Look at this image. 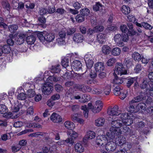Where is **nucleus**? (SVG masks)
<instances>
[{"label": "nucleus", "mask_w": 153, "mask_h": 153, "mask_svg": "<svg viewBox=\"0 0 153 153\" xmlns=\"http://www.w3.org/2000/svg\"><path fill=\"white\" fill-rule=\"evenodd\" d=\"M71 136V138H68L64 141L65 142L69 143L70 145H72L74 143V139L76 138L78 136L77 133L75 131L72 130L69 134Z\"/></svg>", "instance_id": "obj_7"}, {"label": "nucleus", "mask_w": 153, "mask_h": 153, "mask_svg": "<svg viewBox=\"0 0 153 153\" xmlns=\"http://www.w3.org/2000/svg\"><path fill=\"white\" fill-rule=\"evenodd\" d=\"M135 24L137 26L136 27L137 30V32L140 34V35L143 34L144 33V31L143 30V28L141 23H139L136 22H135Z\"/></svg>", "instance_id": "obj_26"}, {"label": "nucleus", "mask_w": 153, "mask_h": 153, "mask_svg": "<svg viewBox=\"0 0 153 153\" xmlns=\"http://www.w3.org/2000/svg\"><path fill=\"white\" fill-rule=\"evenodd\" d=\"M141 24L143 28H145L146 29L150 30L152 28V26L147 23L143 22H141Z\"/></svg>", "instance_id": "obj_51"}, {"label": "nucleus", "mask_w": 153, "mask_h": 153, "mask_svg": "<svg viewBox=\"0 0 153 153\" xmlns=\"http://www.w3.org/2000/svg\"><path fill=\"white\" fill-rule=\"evenodd\" d=\"M96 32L95 30H94V27L93 29L91 28H89L87 31V33L89 35V37H92V39L91 41V42H93L94 41V35L93 34Z\"/></svg>", "instance_id": "obj_38"}, {"label": "nucleus", "mask_w": 153, "mask_h": 153, "mask_svg": "<svg viewBox=\"0 0 153 153\" xmlns=\"http://www.w3.org/2000/svg\"><path fill=\"white\" fill-rule=\"evenodd\" d=\"M116 61V59L114 58L109 59L106 63L107 66H113Z\"/></svg>", "instance_id": "obj_44"}, {"label": "nucleus", "mask_w": 153, "mask_h": 153, "mask_svg": "<svg viewBox=\"0 0 153 153\" xmlns=\"http://www.w3.org/2000/svg\"><path fill=\"white\" fill-rule=\"evenodd\" d=\"M121 52V50L119 48H114L111 51L112 54L114 56L119 55Z\"/></svg>", "instance_id": "obj_42"}, {"label": "nucleus", "mask_w": 153, "mask_h": 153, "mask_svg": "<svg viewBox=\"0 0 153 153\" xmlns=\"http://www.w3.org/2000/svg\"><path fill=\"white\" fill-rule=\"evenodd\" d=\"M135 102H131V101L129 102L130 106L127 108L128 111L131 113H136L137 112L136 110V107H135L134 105H133Z\"/></svg>", "instance_id": "obj_33"}, {"label": "nucleus", "mask_w": 153, "mask_h": 153, "mask_svg": "<svg viewBox=\"0 0 153 153\" xmlns=\"http://www.w3.org/2000/svg\"><path fill=\"white\" fill-rule=\"evenodd\" d=\"M39 39L42 42L45 41L48 42H51L55 39L54 35L52 33H48L46 32L37 33Z\"/></svg>", "instance_id": "obj_2"}, {"label": "nucleus", "mask_w": 153, "mask_h": 153, "mask_svg": "<svg viewBox=\"0 0 153 153\" xmlns=\"http://www.w3.org/2000/svg\"><path fill=\"white\" fill-rule=\"evenodd\" d=\"M122 124L125 125V126H130L133 123V118H131V116L128 115L127 117L123 120Z\"/></svg>", "instance_id": "obj_20"}, {"label": "nucleus", "mask_w": 153, "mask_h": 153, "mask_svg": "<svg viewBox=\"0 0 153 153\" xmlns=\"http://www.w3.org/2000/svg\"><path fill=\"white\" fill-rule=\"evenodd\" d=\"M48 79L51 81L55 82L60 81L61 80V78L60 77H57L54 75L50 76Z\"/></svg>", "instance_id": "obj_46"}, {"label": "nucleus", "mask_w": 153, "mask_h": 153, "mask_svg": "<svg viewBox=\"0 0 153 153\" xmlns=\"http://www.w3.org/2000/svg\"><path fill=\"white\" fill-rule=\"evenodd\" d=\"M118 107L115 105L112 108L108 109L107 110V113L110 115H117L120 114V112L118 111Z\"/></svg>", "instance_id": "obj_12"}, {"label": "nucleus", "mask_w": 153, "mask_h": 153, "mask_svg": "<svg viewBox=\"0 0 153 153\" xmlns=\"http://www.w3.org/2000/svg\"><path fill=\"white\" fill-rule=\"evenodd\" d=\"M18 28V27L16 25H10L8 26L9 30L11 33H14Z\"/></svg>", "instance_id": "obj_35"}, {"label": "nucleus", "mask_w": 153, "mask_h": 153, "mask_svg": "<svg viewBox=\"0 0 153 153\" xmlns=\"http://www.w3.org/2000/svg\"><path fill=\"white\" fill-rule=\"evenodd\" d=\"M111 48L107 45H104L102 48V51L105 54H108L111 51Z\"/></svg>", "instance_id": "obj_34"}, {"label": "nucleus", "mask_w": 153, "mask_h": 153, "mask_svg": "<svg viewBox=\"0 0 153 153\" xmlns=\"http://www.w3.org/2000/svg\"><path fill=\"white\" fill-rule=\"evenodd\" d=\"M122 37L120 34H116L114 37V39L115 42L120 45V46H123V43L122 40Z\"/></svg>", "instance_id": "obj_27"}, {"label": "nucleus", "mask_w": 153, "mask_h": 153, "mask_svg": "<svg viewBox=\"0 0 153 153\" xmlns=\"http://www.w3.org/2000/svg\"><path fill=\"white\" fill-rule=\"evenodd\" d=\"M102 109L101 107L93 106L92 108V111L94 113L99 112Z\"/></svg>", "instance_id": "obj_63"}, {"label": "nucleus", "mask_w": 153, "mask_h": 153, "mask_svg": "<svg viewBox=\"0 0 153 153\" xmlns=\"http://www.w3.org/2000/svg\"><path fill=\"white\" fill-rule=\"evenodd\" d=\"M126 33H122L121 34L122 37V42H126L128 40V36L127 34Z\"/></svg>", "instance_id": "obj_64"}, {"label": "nucleus", "mask_w": 153, "mask_h": 153, "mask_svg": "<svg viewBox=\"0 0 153 153\" xmlns=\"http://www.w3.org/2000/svg\"><path fill=\"white\" fill-rule=\"evenodd\" d=\"M80 13L82 16H87L90 14V10L88 9L85 8L81 9L80 11Z\"/></svg>", "instance_id": "obj_37"}, {"label": "nucleus", "mask_w": 153, "mask_h": 153, "mask_svg": "<svg viewBox=\"0 0 153 153\" xmlns=\"http://www.w3.org/2000/svg\"><path fill=\"white\" fill-rule=\"evenodd\" d=\"M72 73L71 71L66 72L62 76L63 78L65 80H67L71 78V76Z\"/></svg>", "instance_id": "obj_55"}, {"label": "nucleus", "mask_w": 153, "mask_h": 153, "mask_svg": "<svg viewBox=\"0 0 153 153\" xmlns=\"http://www.w3.org/2000/svg\"><path fill=\"white\" fill-rule=\"evenodd\" d=\"M75 151L81 153L84 151V148L82 145L80 143H77L75 146Z\"/></svg>", "instance_id": "obj_29"}, {"label": "nucleus", "mask_w": 153, "mask_h": 153, "mask_svg": "<svg viewBox=\"0 0 153 153\" xmlns=\"http://www.w3.org/2000/svg\"><path fill=\"white\" fill-rule=\"evenodd\" d=\"M140 84L137 81V80L133 84L132 88V91L135 92H137L140 89Z\"/></svg>", "instance_id": "obj_41"}, {"label": "nucleus", "mask_w": 153, "mask_h": 153, "mask_svg": "<svg viewBox=\"0 0 153 153\" xmlns=\"http://www.w3.org/2000/svg\"><path fill=\"white\" fill-rule=\"evenodd\" d=\"M51 72L54 74H59L61 70L60 65L57 64L54 66H52L51 68Z\"/></svg>", "instance_id": "obj_21"}, {"label": "nucleus", "mask_w": 153, "mask_h": 153, "mask_svg": "<svg viewBox=\"0 0 153 153\" xmlns=\"http://www.w3.org/2000/svg\"><path fill=\"white\" fill-rule=\"evenodd\" d=\"M137 80L136 77L128 78L126 79V86L128 88H130L131 86Z\"/></svg>", "instance_id": "obj_15"}, {"label": "nucleus", "mask_w": 153, "mask_h": 153, "mask_svg": "<svg viewBox=\"0 0 153 153\" xmlns=\"http://www.w3.org/2000/svg\"><path fill=\"white\" fill-rule=\"evenodd\" d=\"M75 88L77 90L82 91L84 93L85 92V86L84 85H77L75 86Z\"/></svg>", "instance_id": "obj_49"}, {"label": "nucleus", "mask_w": 153, "mask_h": 153, "mask_svg": "<svg viewBox=\"0 0 153 153\" xmlns=\"http://www.w3.org/2000/svg\"><path fill=\"white\" fill-rule=\"evenodd\" d=\"M36 40L35 36L31 35L26 37V40L28 44L32 45L34 43Z\"/></svg>", "instance_id": "obj_25"}, {"label": "nucleus", "mask_w": 153, "mask_h": 153, "mask_svg": "<svg viewBox=\"0 0 153 153\" xmlns=\"http://www.w3.org/2000/svg\"><path fill=\"white\" fill-rule=\"evenodd\" d=\"M105 122V120L104 118H100L95 120V124L98 126H102L104 125Z\"/></svg>", "instance_id": "obj_36"}, {"label": "nucleus", "mask_w": 153, "mask_h": 153, "mask_svg": "<svg viewBox=\"0 0 153 153\" xmlns=\"http://www.w3.org/2000/svg\"><path fill=\"white\" fill-rule=\"evenodd\" d=\"M7 107L4 104L0 105V113L1 114L8 112Z\"/></svg>", "instance_id": "obj_45"}, {"label": "nucleus", "mask_w": 153, "mask_h": 153, "mask_svg": "<svg viewBox=\"0 0 153 153\" xmlns=\"http://www.w3.org/2000/svg\"><path fill=\"white\" fill-rule=\"evenodd\" d=\"M26 37V35L25 34L21 33L19 34L18 37L15 40V43L17 45H21L22 44Z\"/></svg>", "instance_id": "obj_9"}, {"label": "nucleus", "mask_w": 153, "mask_h": 153, "mask_svg": "<svg viewBox=\"0 0 153 153\" xmlns=\"http://www.w3.org/2000/svg\"><path fill=\"white\" fill-rule=\"evenodd\" d=\"M51 120L54 123H59L62 121V118L58 114L53 113L50 117Z\"/></svg>", "instance_id": "obj_8"}, {"label": "nucleus", "mask_w": 153, "mask_h": 153, "mask_svg": "<svg viewBox=\"0 0 153 153\" xmlns=\"http://www.w3.org/2000/svg\"><path fill=\"white\" fill-rule=\"evenodd\" d=\"M80 115L78 114H72L71 115V118L74 122H76L79 118L80 117Z\"/></svg>", "instance_id": "obj_50"}, {"label": "nucleus", "mask_w": 153, "mask_h": 153, "mask_svg": "<svg viewBox=\"0 0 153 153\" xmlns=\"http://www.w3.org/2000/svg\"><path fill=\"white\" fill-rule=\"evenodd\" d=\"M114 93L115 95L118 96L120 94V88L119 85L116 86L114 90Z\"/></svg>", "instance_id": "obj_58"}, {"label": "nucleus", "mask_w": 153, "mask_h": 153, "mask_svg": "<svg viewBox=\"0 0 153 153\" xmlns=\"http://www.w3.org/2000/svg\"><path fill=\"white\" fill-rule=\"evenodd\" d=\"M62 65L64 68H66L69 65V60L68 58H64L61 61Z\"/></svg>", "instance_id": "obj_43"}, {"label": "nucleus", "mask_w": 153, "mask_h": 153, "mask_svg": "<svg viewBox=\"0 0 153 153\" xmlns=\"http://www.w3.org/2000/svg\"><path fill=\"white\" fill-rule=\"evenodd\" d=\"M108 140L106 135H99L97 137L96 142L100 146L104 147L106 150L108 152H113L116 148V143L110 140L108 142Z\"/></svg>", "instance_id": "obj_1"}, {"label": "nucleus", "mask_w": 153, "mask_h": 153, "mask_svg": "<svg viewBox=\"0 0 153 153\" xmlns=\"http://www.w3.org/2000/svg\"><path fill=\"white\" fill-rule=\"evenodd\" d=\"M94 68L96 72H101L104 69L103 63L102 62H97L95 64Z\"/></svg>", "instance_id": "obj_18"}, {"label": "nucleus", "mask_w": 153, "mask_h": 153, "mask_svg": "<svg viewBox=\"0 0 153 153\" xmlns=\"http://www.w3.org/2000/svg\"><path fill=\"white\" fill-rule=\"evenodd\" d=\"M3 116L6 118L9 119L10 118L14 119L17 118L18 116V114H16L15 115L11 112H5L3 114Z\"/></svg>", "instance_id": "obj_22"}, {"label": "nucleus", "mask_w": 153, "mask_h": 153, "mask_svg": "<svg viewBox=\"0 0 153 153\" xmlns=\"http://www.w3.org/2000/svg\"><path fill=\"white\" fill-rule=\"evenodd\" d=\"M111 85H108L104 90V92L106 95H108L111 91Z\"/></svg>", "instance_id": "obj_61"}, {"label": "nucleus", "mask_w": 153, "mask_h": 153, "mask_svg": "<svg viewBox=\"0 0 153 153\" xmlns=\"http://www.w3.org/2000/svg\"><path fill=\"white\" fill-rule=\"evenodd\" d=\"M27 97L26 94L22 93L19 94L18 96V99L19 100H24Z\"/></svg>", "instance_id": "obj_57"}, {"label": "nucleus", "mask_w": 153, "mask_h": 153, "mask_svg": "<svg viewBox=\"0 0 153 153\" xmlns=\"http://www.w3.org/2000/svg\"><path fill=\"white\" fill-rule=\"evenodd\" d=\"M104 29V27L102 25H98L94 27V30L96 32H100L103 31Z\"/></svg>", "instance_id": "obj_52"}, {"label": "nucleus", "mask_w": 153, "mask_h": 153, "mask_svg": "<svg viewBox=\"0 0 153 153\" xmlns=\"http://www.w3.org/2000/svg\"><path fill=\"white\" fill-rule=\"evenodd\" d=\"M118 137V140L115 141L116 145L121 146L126 143V139L124 137L121 136Z\"/></svg>", "instance_id": "obj_23"}, {"label": "nucleus", "mask_w": 153, "mask_h": 153, "mask_svg": "<svg viewBox=\"0 0 153 153\" xmlns=\"http://www.w3.org/2000/svg\"><path fill=\"white\" fill-rule=\"evenodd\" d=\"M122 125V122L120 120L112 121L111 123L112 128H118L120 127Z\"/></svg>", "instance_id": "obj_16"}, {"label": "nucleus", "mask_w": 153, "mask_h": 153, "mask_svg": "<svg viewBox=\"0 0 153 153\" xmlns=\"http://www.w3.org/2000/svg\"><path fill=\"white\" fill-rule=\"evenodd\" d=\"M146 96L142 91H140L137 96L135 97L131 101V102L137 103L143 101L146 99Z\"/></svg>", "instance_id": "obj_6"}, {"label": "nucleus", "mask_w": 153, "mask_h": 153, "mask_svg": "<svg viewBox=\"0 0 153 153\" xmlns=\"http://www.w3.org/2000/svg\"><path fill=\"white\" fill-rule=\"evenodd\" d=\"M114 73L120 76L127 74V71L121 63L117 62L116 63Z\"/></svg>", "instance_id": "obj_3"}, {"label": "nucleus", "mask_w": 153, "mask_h": 153, "mask_svg": "<svg viewBox=\"0 0 153 153\" xmlns=\"http://www.w3.org/2000/svg\"><path fill=\"white\" fill-rule=\"evenodd\" d=\"M102 6V5L99 2H97L96 3V4L93 6V9L95 11H97L99 10L100 7Z\"/></svg>", "instance_id": "obj_56"}, {"label": "nucleus", "mask_w": 153, "mask_h": 153, "mask_svg": "<svg viewBox=\"0 0 153 153\" xmlns=\"http://www.w3.org/2000/svg\"><path fill=\"white\" fill-rule=\"evenodd\" d=\"M90 99V96L86 94L81 95L80 100L79 101L82 103H84L89 101Z\"/></svg>", "instance_id": "obj_30"}, {"label": "nucleus", "mask_w": 153, "mask_h": 153, "mask_svg": "<svg viewBox=\"0 0 153 153\" xmlns=\"http://www.w3.org/2000/svg\"><path fill=\"white\" fill-rule=\"evenodd\" d=\"M83 39L84 36L79 33L74 34L73 37V41L77 43L81 42Z\"/></svg>", "instance_id": "obj_11"}, {"label": "nucleus", "mask_w": 153, "mask_h": 153, "mask_svg": "<svg viewBox=\"0 0 153 153\" xmlns=\"http://www.w3.org/2000/svg\"><path fill=\"white\" fill-rule=\"evenodd\" d=\"M15 37V35L13 34H10L8 36V38L6 41V42L8 45L9 46H13L14 44L15 41L14 39Z\"/></svg>", "instance_id": "obj_17"}, {"label": "nucleus", "mask_w": 153, "mask_h": 153, "mask_svg": "<svg viewBox=\"0 0 153 153\" xmlns=\"http://www.w3.org/2000/svg\"><path fill=\"white\" fill-rule=\"evenodd\" d=\"M114 78L113 80V82L114 83L116 84H122L123 82V81L122 80L121 78L123 79H124L123 77H121L120 78H119L117 76L116 74H115L114 76Z\"/></svg>", "instance_id": "obj_39"}, {"label": "nucleus", "mask_w": 153, "mask_h": 153, "mask_svg": "<svg viewBox=\"0 0 153 153\" xmlns=\"http://www.w3.org/2000/svg\"><path fill=\"white\" fill-rule=\"evenodd\" d=\"M47 9L45 7H41L39 8V14L42 16L45 15L47 12Z\"/></svg>", "instance_id": "obj_53"}, {"label": "nucleus", "mask_w": 153, "mask_h": 153, "mask_svg": "<svg viewBox=\"0 0 153 153\" xmlns=\"http://www.w3.org/2000/svg\"><path fill=\"white\" fill-rule=\"evenodd\" d=\"M106 35L102 33H99L97 35V40L100 43H102L105 41Z\"/></svg>", "instance_id": "obj_19"}, {"label": "nucleus", "mask_w": 153, "mask_h": 153, "mask_svg": "<svg viewBox=\"0 0 153 153\" xmlns=\"http://www.w3.org/2000/svg\"><path fill=\"white\" fill-rule=\"evenodd\" d=\"M53 89V84L51 83H46L42 87V93L45 95H49L52 92Z\"/></svg>", "instance_id": "obj_5"}, {"label": "nucleus", "mask_w": 153, "mask_h": 153, "mask_svg": "<svg viewBox=\"0 0 153 153\" xmlns=\"http://www.w3.org/2000/svg\"><path fill=\"white\" fill-rule=\"evenodd\" d=\"M146 107V105L144 103L140 102L136 106V108L137 112L140 111H145Z\"/></svg>", "instance_id": "obj_28"}, {"label": "nucleus", "mask_w": 153, "mask_h": 153, "mask_svg": "<svg viewBox=\"0 0 153 153\" xmlns=\"http://www.w3.org/2000/svg\"><path fill=\"white\" fill-rule=\"evenodd\" d=\"M121 134V131H120V130L116 128H110L109 131L106 133V135L108 138H110V140L111 139L118 137Z\"/></svg>", "instance_id": "obj_4"}, {"label": "nucleus", "mask_w": 153, "mask_h": 153, "mask_svg": "<svg viewBox=\"0 0 153 153\" xmlns=\"http://www.w3.org/2000/svg\"><path fill=\"white\" fill-rule=\"evenodd\" d=\"M82 65L81 62L79 60L74 61L71 65V67L74 69L79 71L82 69Z\"/></svg>", "instance_id": "obj_14"}, {"label": "nucleus", "mask_w": 153, "mask_h": 153, "mask_svg": "<svg viewBox=\"0 0 153 153\" xmlns=\"http://www.w3.org/2000/svg\"><path fill=\"white\" fill-rule=\"evenodd\" d=\"M35 95V91L32 89H29L28 91V94L27 95V97L31 98L33 97Z\"/></svg>", "instance_id": "obj_60"}, {"label": "nucleus", "mask_w": 153, "mask_h": 153, "mask_svg": "<svg viewBox=\"0 0 153 153\" xmlns=\"http://www.w3.org/2000/svg\"><path fill=\"white\" fill-rule=\"evenodd\" d=\"M122 129V131L127 135H128L130 136L135 135V131L131 129L129 127L126 126L123 127Z\"/></svg>", "instance_id": "obj_10"}, {"label": "nucleus", "mask_w": 153, "mask_h": 153, "mask_svg": "<svg viewBox=\"0 0 153 153\" xmlns=\"http://www.w3.org/2000/svg\"><path fill=\"white\" fill-rule=\"evenodd\" d=\"M64 125L67 129L72 130L74 127V124L71 121H67L64 123Z\"/></svg>", "instance_id": "obj_32"}, {"label": "nucleus", "mask_w": 153, "mask_h": 153, "mask_svg": "<svg viewBox=\"0 0 153 153\" xmlns=\"http://www.w3.org/2000/svg\"><path fill=\"white\" fill-rule=\"evenodd\" d=\"M93 59L92 55L90 53H88L85 55L84 58L85 61L93 60Z\"/></svg>", "instance_id": "obj_62"}, {"label": "nucleus", "mask_w": 153, "mask_h": 153, "mask_svg": "<svg viewBox=\"0 0 153 153\" xmlns=\"http://www.w3.org/2000/svg\"><path fill=\"white\" fill-rule=\"evenodd\" d=\"M128 33L130 36H133L136 35L137 36H139L140 34L137 31L134 30V29L130 30H128Z\"/></svg>", "instance_id": "obj_59"}, {"label": "nucleus", "mask_w": 153, "mask_h": 153, "mask_svg": "<svg viewBox=\"0 0 153 153\" xmlns=\"http://www.w3.org/2000/svg\"><path fill=\"white\" fill-rule=\"evenodd\" d=\"M75 19L78 22H81L85 20V16H82L81 14H78L76 17Z\"/></svg>", "instance_id": "obj_47"}, {"label": "nucleus", "mask_w": 153, "mask_h": 153, "mask_svg": "<svg viewBox=\"0 0 153 153\" xmlns=\"http://www.w3.org/2000/svg\"><path fill=\"white\" fill-rule=\"evenodd\" d=\"M148 86L149 87L150 85L146 79H143L142 82L140 84V88L142 89L146 88V89H148Z\"/></svg>", "instance_id": "obj_24"}, {"label": "nucleus", "mask_w": 153, "mask_h": 153, "mask_svg": "<svg viewBox=\"0 0 153 153\" xmlns=\"http://www.w3.org/2000/svg\"><path fill=\"white\" fill-rule=\"evenodd\" d=\"M95 137V133L94 132L92 131H89L87 134L86 138L88 139H91L94 138Z\"/></svg>", "instance_id": "obj_48"}, {"label": "nucleus", "mask_w": 153, "mask_h": 153, "mask_svg": "<svg viewBox=\"0 0 153 153\" xmlns=\"http://www.w3.org/2000/svg\"><path fill=\"white\" fill-rule=\"evenodd\" d=\"M2 5L3 7L7 10H9L10 9V5L8 2L7 1H3L2 2Z\"/></svg>", "instance_id": "obj_54"}, {"label": "nucleus", "mask_w": 153, "mask_h": 153, "mask_svg": "<svg viewBox=\"0 0 153 153\" xmlns=\"http://www.w3.org/2000/svg\"><path fill=\"white\" fill-rule=\"evenodd\" d=\"M2 51L3 53L5 54H8L11 51V49L10 46L8 45H4L3 46H2Z\"/></svg>", "instance_id": "obj_31"}, {"label": "nucleus", "mask_w": 153, "mask_h": 153, "mask_svg": "<svg viewBox=\"0 0 153 153\" xmlns=\"http://www.w3.org/2000/svg\"><path fill=\"white\" fill-rule=\"evenodd\" d=\"M132 59L135 61H137L139 62L141 61V62L143 63H146V62H145L143 61V60H145V59L141 58V56L140 54L136 52H134L132 55Z\"/></svg>", "instance_id": "obj_13"}, {"label": "nucleus", "mask_w": 153, "mask_h": 153, "mask_svg": "<svg viewBox=\"0 0 153 153\" xmlns=\"http://www.w3.org/2000/svg\"><path fill=\"white\" fill-rule=\"evenodd\" d=\"M123 13L125 15H128L130 12V8L126 5L123 6L121 8Z\"/></svg>", "instance_id": "obj_40"}]
</instances>
